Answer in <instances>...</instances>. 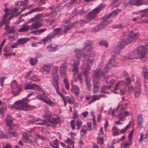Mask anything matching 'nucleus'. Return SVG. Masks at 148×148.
Instances as JSON below:
<instances>
[{
  "label": "nucleus",
  "mask_w": 148,
  "mask_h": 148,
  "mask_svg": "<svg viewBox=\"0 0 148 148\" xmlns=\"http://www.w3.org/2000/svg\"><path fill=\"white\" fill-rule=\"evenodd\" d=\"M125 35H127V36L122 38L119 45L116 47L111 52V55L112 56L116 57L125 45L130 43L132 40L137 39L138 37V33H133V31L125 32Z\"/></svg>",
  "instance_id": "nucleus-1"
},
{
  "label": "nucleus",
  "mask_w": 148,
  "mask_h": 148,
  "mask_svg": "<svg viewBox=\"0 0 148 148\" xmlns=\"http://www.w3.org/2000/svg\"><path fill=\"white\" fill-rule=\"evenodd\" d=\"M143 50H142L141 47L139 49H136L133 52L130 53L127 57L125 56V58L128 59H140L143 61H144L147 59L145 55V50L147 49V47L144 46H142Z\"/></svg>",
  "instance_id": "nucleus-2"
},
{
  "label": "nucleus",
  "mask_w": 148,
  "mask_h": 148,
  "mask_svg": "<svg viewBox=\"0 0 148 148\" xmlns=\"http://www.w3.org/2000/svg\"><path fill=\"white\" fill-rule=\"evenodd\" d=\"M118 63V61L115 59H110L108 63L106 65L103 69H99L97 70H93L92 72V75L96 77L100 76H103L108 72V71L111 65L115 66Z\"/></svg>",
  "instance_id": "nucleus-3"
},
{
  "label": "nucleus",
  "mask_w": 148,
  "mask_h": 148,
  "mask_svg": "<svg viewBox=\"0 0 148 148\" xmlns=\"http://www.w3.org/2000/svg\"><path fill=\"white\" fill-rule=\"evenodd\" d=\"M125 80V82L124 81H119L116 84L114 88V90H116L118 89H120L121 95H124L126 92L127 88L126 86H128L131 83V79L129 77L126 78Z\"/></svg>",
  "instance_id": "nucleus-4"
},
{
  "label": "nucleus",
  "mask_w": 148,
  "mask_h": 148,
  "mask_svg": "<svg viewBox=\"0 0 148 148\" xmlns=\"http://www.w3.org/2000/svg\"><path fill=\"white\" fill-rule=\"evenodd\" d=\"M28 101V99H23L22 101H18L15 102L13 108L23 110H29L32 107L27 103Z\"/></svg>",
  "instance_id": "nucleus-5"
},
{
  "label": "nucleus",
  "mask_w": 148,
  "mask_h": 148,
  "mask_svg": "<svg viewBox=\"0 0 148 148\" xmlns=\"http://www.w3.org/2000/svg\"><path fill=\"white\" fill-rule=\"evenodd\" d=\"M84 58H87V62L86 66L87 68L85 69L84 72V75L85 76V79H88V72L90 69L91 67L92 66L93 63L94 61V58L93 55L92 53H89L88 54H84Z\"/></svg>",
  "instance_id": "nucleus-6"
},
{
  "label": "nucleus",
  "mask_w": 148,
  "mask_h": 148,
  "mask_svg": "<svg viewBox=\"0 0 148 148\" xmlns=\"http://www.w3.org/2000/svg\"><path fill=\"white\" fill-rule=\"evenodd\" d=\"M74 51L76 52L75 54L76 59L73 62V68L71 69L73 73V76L74 77H75V74L78 73L79 69L78 66L79 65L80 62L79 59L80 58V56L82 55L80 50L79 49H78L77 51L75 50Z\"/></svg>",
  "instance_id": "nucleus-7"
},
{
  "label": "nucleus",
  "mask_w": 148,
  "mask_h": 148,
  "mask_svg": "<svg viewBox=\"0 0 148 148\" xmlns=\"http://www.w3.org/2000/svg\"><path fill=\"white\" fill-rule=\"evenodd\" d=\"M40 121V122L36 123L37 124L43 125L45 124L52 127H55L59 122V120L54 118L50 119L48 121L45 120H42L39 118V121Z\"/></svg>",
  "instance_id": "nucleus-8"
},
{
  "label": "nucleus",
  "mask_w": 148,
  "mask_h": 148,
  "mask_svg": "<svg viewBox=\"0 0 148 148\" xmlns=\"http://www.w3.org/2000/svg\"><path fill=\"white\" fill-rule=\"evenodd\" d=\"M40 20V18L38 15H36L32 18L31 21L33 22L30 26L31 29H36L40 27L42 25Z\"/></svg>",
  "instance_id": "nucleus-9"
},
{
  "label": "nucleus",
  "mask_w": 148,
  "mask_h": 148,
  "mask_svg": "<svg viewBox=\"0 0 148 148\" xmlns=\"http://www.w3.org/2000/svg\"><path fill=\"white\" fill-rule=\"evenodd\" d=\"M106 17L105 16H103L102 18V22L95 27L94 30L95 32H97L103 29L111 22L110 21H108V19L106 18Z\"/></svg>",
  "instance_id": "nucleus-10"
},
{
  "label": "nucleus",
  "mask_w": 148,
  "mask_h": 148,
  "mask_svg": "<svg viewBox=\"0 0 148 148\" xmlns=\"http://www.w3.org/2000/svg\"><path fill=\"white\" fill-rule=\"evenodd\" d=\"M36 97L40 100H43V102H45L51 106H53L55 105L54 102L51 101L49 98L45 95L44 92H43L42 94H38Z\"/></svg>",
  "instance_id": "nucleus-11"
},
{
  "label": "nucleus",
  "mask_w": 148,
  "mask_h": 148,
  "mask_svg": "<svg viewBox=\"0 0 148 148\" xmlns=\"http://www.w3.org/2000/svg\"><path fill=\"white\" fill-rule=\"evenodd\" d=\"M125 109V108H121V110L119 114L117 115V116H120V117L119 118V121H115L116 124L119 125L121 124L122 123L120 122V121H123L125 119L124 117L129 115L128 112L126 111Z\"/></svg>",
  "instance_id": "nucleus-12"
},
{
  "label": "nucleus",
  "mask_w": 148,
  "mask_h": 148,
  "mask_svg": "<svg viewBox=\"0 0 148 148\" xmlns=\"http://www.w3.org/2000/svg\"><path fill=\"white\" fill-rule=\"evenodd\" d=\"M102 8V7H98L88 13L87 16L88 18L90 19L94 18Z\"/></svg>",
  "instance_id": "nucleus-13"
},
{
  "label": "nucleus",
  "mask_w": 148,
  "mask_h": 148,
  "mask_svg": "<svg viewBox=\"0 0 148 148\" xmlns=\"http://www.w3.org/2000/svg\"><path fill=\"white\" fill-rule=\"evenodd\" d=\"M8 9H6L5 10V14L3 16L2 21L5 23V24H7L9 23V20H10L12 18L14 17V16L13 15H11L10 16L9 18H8V17L10 14V12L9 11L7 12Z\"/></svg>",
  "instance_id": "nucleus-14"
},
{
  "label": "nucleus",
  "mask_w": 148,
  "mask_h": 148,
  "mask_svg": "<svg viewBox=\"0 0 148 148\" xmlns=\"http://www.w3.org/2000/svg\"><path fill=\"white\" fill-rule=\"evenodd\" d=\"M93 77H95L97 78V79H94L93 80V93H97L98 92L99 90V85H100V82L99 81V77H101V76H100L98 77H96L94 76Z\"/></svg>",
  "instance_id": "nucleus-15"
},
{
  "label": "nucleus",
  "mask_w": 148,
  "mask_h": 148,
  "mask_svg": "<svg viewBox=\"0 0 148 148\" xmlns=\"http://www.w3.org/2000/svg\"><path fill=\"white\" fill-rule=\"evenodd\" d=\"M14 119L12 118L9 114H8L5 119L6 122V125L9 127V130L12 129V126L13 124V121Z\"/></svg>",
  "instance_id": "nucleus-16"
},
{
  "label": "nucleus",
  "mask_w": 148,
  "mask_h": 148,
  "mask_svg": "<svg viewBox=\"0 0 148 148\" xmlns=\"http://www.w3.org/2000/svg\"><path fill=\"white\" fill-rule=\"evenodd\" d=\"M67 64L65 62L61 64L60 69V75L63 76L66 74V70L67 69Z\"/></svg>",
  "instance_id": "nucleus-17"
},
{
  "label": "nucleus",
  "mask_w": 148,
  "mask_h": 148,
  "mask_svg": "<svg viewBox=\"0 0 148 148\" xmlns=\"http://www.w3.org/2000/svg\"><path fill=\"white\" fill-rule=\"evenodd\" d=\"M93 42L92 41L89 40H86L84 43L85 47L83 48L84 51H88L92 47Z\"/></svg>",
  "instance_id": "nucleus-18"
},
{
  "label": "nucleus",
  "mask_w": 148,
  "mask_h": 148,
  "mask_svg": "<svg viewBox=\"0 0 148 148\" xmlns=\"http://www.w3.org/2000/svg\"><path fill=\"white\" fill-rule=\"evenodd\" d=\"M25 90L30 89L34 90H40L41 89L38 85L33 84L27 85L25 87Z\"/></svg>",
  "instance_id": "nucleus-19"
},
{
  "label": "nucleus",
  "mask_w": 148,
  "mask_h": 148,
  "mask_svg": "<svg viewBox=\"0 0 148 148\" xmlns=\"http://www.w3.org/2000/svg\"><path fill=\"white\" fill-rule=\"evenodd\" d=\"M137 122L138 125V127L139 128H142L143 127L142 125L143 121V118L142 117V114H138L137 117Z\"/></svg>",
  "instance_id": "nucleus-20"
},
{
  "label": "nucleus",
  "mask_w": 148,
  "mask_h": 148,
  "mask_svg": "<svg viewBox=\"0 0 148 148\" xmlns=\"http://www.w3.org/2000/svg\"><path fill=\"white\" fill-rule=\"evenodd\" d=\"M58 46L53 44H49L47 47V50L50 52H55L57 50Z\"/></svg>",
  "instance_id": "nucleus-21"
},
{
  "label": "nucleus",
  "mask_w": 148,
  "mask_h": 148,
  "mask_svg": "<svg viewBox=\"0 0 148 148\" xmlns=\"http://www.w3.org/2000/svg\"><path fill=\"white\" fill-rule=\"evenodd\" d=\"M77 23V22H75V23L71 22L69 24L64 28L63 31L64 34H66L70 30L73 28L75 24L76 23Z\"/></svg>",
  "instance_id": "nucleus-22"
},
{
  "label": "nucleus",
  "mask_w": 148,
  "mask_h": 148,
  "mask_svg": "<svg viewBox=\"0 0 148 148\" xmlns=\"http://www.w3.org/2000/svg\"><path fill=\"white\" fill-rule=\"evenodd\" d=\"M119 12V10H114L111 12L109 14L106 15L105 16L106 17V18H108L109 19V18H113L117 15Z\"/></svg>",
  "instance_id": "nucleus-23"
},
{
  "label": "nucleus",
  "mask_w": 148,
  "mask_h": 148,
  "mask_svg": "<svg viewBox=\"0 0 148 148\" xmlns=\"http://www.w3.org/2000/svg\"><path fill=\"white\" fill-rule=\"evenodd\" d=\"M143 0H129V3L131 4L139 6L143 4Z\"/></svg>",
  "instance_id": "nucleus-24"
},
{
  "label": "nucleus",
  "mask_w": 148,
  "mask_h": 148,
  "mask_svg": "<svg viewBox=\"0 0 148 148\" xmlns=\"http://www.w3.org/2000/svg\"><path fill=\"white\" fill-rule=\"evenodd\" d=\"M141 93V88L140 85H138V86L135 87L134 96L135 97H137L139 96Z\"/></svg>",
  "instance_id": "nucleus-25"
},
{
  "label": "nucleus",
  "mask_w": 148,
  "mask_h": 148,
  "mask_svg": "<svg viewBox=\"0 0 148 148\" xmlns=\"http://www.w3.org/2000/svg\"><path fill=\"white\" fill-rule=\"evenodd\" d=\"M58 68L57 66L54 67L53 69L52 75L53 78H59L58 73Z\"/></svg>",
  "instance_id": "nucleus-26"
},
{
  "label": "nucleus",
  "mask_w": 148,
  "mask_h": 148,
  "mask_svg": "<svg viewBox=\"0 0 148 148\" xmlns=\"http://www.w3.org/2000/svg\"><path fill=\"white\" fill-rule=\"evenodd\" d=\"M59 78H53V82L52 84L55 87L56 91L59 89V86L58 85Z\"/></svg>",
  "instance_id": "nucleus-27"
},
{
  "label": "nucleus",
  "mask_w": 148,
  "mask_h": 148,
  "mask_svg": "<svg viewBox=\"0 0 148 148\" xmlns=\"http://www.w3.org/2000/svg\"><path fill=\"white\" fill-rule=\"evenodd\" d=\"M55 36L53 33H50L45 38L42 39V41L43 42H48L49 40L53 38Z\"/></svg>",
  "instance_id": "nucleus-28"
},
{
  "label": "nucleus",
  "mask_w": 148,
  "mask_h": 148,
  "mask_svg": "<svg viewBox=\"0 0 148 148\" xmlns=\"http://www.w3.org/2000/svg\"><path fill=\"white\" fill-rule=\"evenodd\" d=\"M29 29V25H27L25 24L23 25V26L19 29L18 32H23L27 31Z\"/></svg>",
  "instance_id": "nucleus-29"
},
{
  "label": "nucleus",
  "mask_w": 148,
  "mask_h": 148,
  "mask_svg": "<svg viewBox=\"0 0 148 148\" xmlns=\"http://www.w3.org/2000/svg\"><path fill=\"white\" fill-rule=\"evenodd\" d=\"M142 73L145 79H147L148 78V70L146 66L143 67Z\"/></svg>",
  "instance_id": "nucleus-30"
},
{
  "label": "nucleus",
  "mask_w": 148,
  "mask_h": 148,
  "mask_svg": "<svg viewBox=\"0 0 148 148\" xmlns=\"http://www.w3.org/2000/svg\"><path fill=\"white\" fill-rule=\"evenodd\" d=\"M50 69L51 67L50 66L45 65L43 66L42 69V72L43 73L45 72V74H46L49 72Z\"/></svg>",
  "instance_id": "nucleus-31"
},
{
  "label": "nucleus",
  "mask_w": 148,
  "mask_h": 148,
  "mask_svg": "<svg viewBox=\"0 0 148 148\" xmlns=\"http://www.w3.org/2000/svg\"><path fill=\"white\" fill-rule=\"evenodd\" d=\"M45 8L44 7H36L34 8L31 9L29 11L30 14L34 12H39L43 10Z\"/></svg>",
  "instance_id": "nucleus-32"
},
{
  "label": "nucleus",
  "mask_w": 148,
  "mask_h": 148,
  "mask_svg": "<svg viewBox=\"0 0 148 148\" xmlns=\"http://www.w3.org/2000/svg\"><path fill=\"white\" fill-rule=\"evenodd\" d=\"M47 30V29L46 28H44L41 29H38L36 30V31H34L32 32V33L35 34H36L38 35L39 34H40L42 33L45 31H46Z\"/></svg>",
  "instance_id": "nucleus-33"
},
{
  "label": "nucleus",
  "mask_w": 148,
  "mask_h": 148,
  "mask_svg": "<svg viewBox=\"0 0 148 148\" xmlns=\"http://www.w3.org/2000/svg\"><path fill=\"white\" fill-rule=\"evenodd\" d=\"M101 98L100 95H94L92 97V99L89 102L88 104H90L91 103L94 102L96 100H99Z\"/></svg>",
  "instance_id": "nucleus-34"
},
{
  "label": "nucleus",
  "mask_w": 148,
  "mask_h": 148,
  "mask_svg": "<svg viewBox=\"0 0 148 148\" xmlns=\"http://www.w3.org/2000/svg\"><path fill=\"white\" fill-rule=\"evenodd\" d=\"M62 30V28H57L54 29L53 31V34H54L55 36L58 35L60 34Z\"/></svg>",
  "instance_id": "nucleus-35"
},
{
  "label": "nucleus",
  "mask_w": 148,
  "mask_h": 148,
  "mask_svg": "<svg viewBox=\"0 0 148 148\" xmlns=\"http://www.w3.org/2000/svg\"><path fill=\"white\" fill-rule=\"evenodd\" d=\"M99 136V135L97 138V143L100 145H102L103 143L104 139L103 137V136Z\"/></svg>",
  "instance_id": "nucleus-36"
},
{
  "label": "nucleus",
  "mask_w": 148,
  "mask_h": 148,
  "mask_svg": "<svg viewBox=\"0 0 148 148\" xmlns=\"http://www.w3.org/2000/svg\"><path fill=\"white\" fill-rule=\"evenodd\" d=\"M29 38L19 39H18V42L21 44H23L25 43L26 41L29 40Z\"/></svg>",
  "instance_id": "nucleus-37"
},
{
  "label": "nucleus",
  "mask_w": 148,
  "mask_h": 148,
  "mask_svg": "<svg viewBox=\"0 0 148 148\" xmlns=\"http://www.w3.org/2000/svg\"><path fill=\"white\" fill-rule=\"evenodd\" d=\"M38 62V60L37 58H35L34 60L32 58H31L29 60V63L32 66H34Z\"/></svg>",
  "instance_id": "nucleus-38"
},
{
  "label": "nucleus",
  "mask_w": 148,
  "mask_h": 148,
  "mask_svg": "<svg viewBox=\"0 0 148 148\" xmlns=\"http://www.w3.org/2000/svg\"><path fill=\"white\" fill-rule=\"evenodd\" d=\"M5 106L4 104L2 105L1 107L0 108V115H1V117H3V115L4 112L5 110Z\"/></svg>",
  "instance_id": "nucleus-39"
},
{
  "label": "nucleus",
  "mask_w": 148,
  "mask_h": 148,
  "mask_svg": "<svg viewBox=\"0 0 148 148\" xmlns=\"http://www.w3.org/2000/svg\"><path fill=\"white\" fill-rule=\"evenodd\" d=\"M18 10V9L16 8H14L13 10L12 14L11 15H13L14 16V17L15 16H18L19 14H20L19 13L17 12Z\"/></svg>",
  "instance_id": "nucleus-40"
},
{
  "label": "nucleus",
  "mask_w": 148,
  "mask_h": 148,
  "mask_svg": "<svg viewBox=\"0 0 148 148\" xmlns=\"http://www.w3.org/2000/svg\"><path fill=\"white\" fill-rule=\"evenodd\" d=\"M125 26V25L123 24H119L117 25H114L112 26L113 28H122L124 27Z\"/></svg>",
  "instance_id": "nucleus-41"
},
{
  "label": "nucleus",
  "mask_w": 148,
  "mask_h": 148,
  "mask_svg": "<svg viewBox=\"0 0 148 148\" xmlns=\"http://www.w3.org/2000/svg\"><path fill=\"white\" fill-rule=\"evenodd\" d=\"M119 106H117L116 110L115 109H114L113 110H112L111 109V108H110L108 111V114L109 115V114H110V113L111 112V115L114 116V112H115L116 111H117V110L119 109Z\"/></svg>",
  "instance_id": "nucleus-42"
},
{
  "label": "nucleus",
  "mask_w": 148,
  "mask_h": 148,
  "mask_svg": "<svg viewBox=\"0 0 148 148\" xmlns=\"http://www.w3.org/2000/svg\"><path fill=\"white\" fill-rule=\"evenodd\" d=\"M131 145V143H130V142L129 141V140L128 141V142H126V143H121V146H123V145L124 148H129V146L130 145Z\"/></svg>",
  "instance_id": "nucleus-43"
},
{
  "label": "nucleus",
  "mask_w": 148,
  "mask_h": 148,
  "mask_svg": "<svg viewBox=\"0 0 148 148\" xmlns=\"http://www.w3.org/2000/svg\"><path fill=\"white\" fill-rule=\"evenodd\" d=\"M65 142L69 145H72V148H74L73 145L74 142L70 140L69 138H68L66 140Z\"/></svg>",
  "instance_id": "nucleus-44"
},
{
  "label": "nucleus",
  "mask_w": 148,
  "mask_h": 148,
  "mask_svg": "<svg viewBox=\"0 0 148 148\" xmlns=\"http://www.w3.org/2000/svg\"><path fill=\"white\" fill-rule=\"evenodd\" d=\"M10 136H8L6 134H4L2 132L0 131V139L3 138H10Z\"/></svg>",
  "instance_id": "nucleus-45"
},
{
  "label": "nucleus",
  "mask_w": 148,
  "mask_h": 148,
  "mask_svg": "<svg viewBox=\"0 0 148 148\" xmlns=\"http://www.w3.org/2000/svg\"><path fill=\"white\" fill-rule=\"evenodd\" d=\"M99 45L100 46L103 45L105 46L106 47H108V44L105 41L102 40L99 41Z\"/></svg>",
  "instance_id": "nucleus-46"
},
{
  "label": "nucleus",
  "mask_w": 148,
  "mask_h": 148,
  "mask_svg": "<svg viewBox=\"0 0 148 148\" xmlns=\"http://www.w3.org/2000/svg\"><path fill=\"white\" fill-rule=\"evenodd\" d=\"M10 86L12 88L15 89L17 88V83L15 80L13 81L11 83Z\"/></svg>",
  "instance_id": "nucleus-47"
},
{
  "label": "nucleus",
  "mask_w": 148,
  "mask_h": 148,
  "mask_svg": "<svg viewBox=\"0 0 148 148\" xmlns=\"http://www.w3.org/2000/svg\"><path fill=\"white\" fill-rule=\"evenodd\" d=\"M128 89L127 90V92L129 94H131L133 91L134 88L131 85L128 86Z\"/></svg>",
  "instance_id": "nucleus-48"
},
{
  "label": "nucleus",
  "mask_w": 148,
  "mask_h": 148,
  "mask_svg": "<svg viewBox=\"0 0 148 148\" xmlns=\"http://www.w3.org/2000/svg\"><path fill=\"white\" fill-rule=\"evenodd\" d=\"M31 79L34 81H39L40 79L36 75H34L31 77Z\"/></svg>",
  "instance_id": "nucleus-49"
},
{
  "label": "nucleus",
  "mask_w": 148,
  "mask_h": 148,
  "mask_svg": "<svg viewBox=\"0 0 148 148\" xmlns=\"http://www.w3.org/2000/svg\"><path fill=\"white\" fill-rule=\"evenodd\" d=\"M21 90V88H18V90L16 91H15V90H12V93L14 95L16 96L20 92Z\"/></svg>",
  "instance_id": "nucleus-50"
},
{
  "label": "nucleus",
  "mask_w": 148,
  "mask_h": 148,
  "mask_svg": "<svg viewBox=\"0 0 148 148\" xmlns=\"http://www.w3.org/2000/svg\"><path fill=\"white\" fill-rule=\"evenodd\" d=\"M85 81L86 85L87 86V89L88 90H90V87L91 86L90 81L89 80H88V79H85Z\"/></svg>",
  "instance_id": "nucleus-51"
},
{
  "label": "nucleus",
  "mask_w": 148,
  "mask_h": 148,
  "mask_svg": "<svg viewBox=\"0 0 148 148\" xmlns=\"http://www.w3.org/2000/svg\"><path fill=\"white\" fill-rule=\"evenodd\" d=\"M39 118H38L37 119H30L28 120L27 123L29 124H32L35 122H37L38 121H39Z\"/></svg>",
  "instance_id": "nucleus-52"
},
{
  "label": "nucleus",
  "mask_w": 148,
  "mask_h": 148,
  "mask_svg": "<svg viewBox=\"0 0 148 148\" xmlns=\"http://www.w3.org/2000/svg\"><path fill=\"white\" fill-rule=\"evenodd\" d=\"M82 122L81 120L78 119V120L76 122V125L77 126V128L78 129H79L80 127L82 125Z\"/></svg>",
  "instance_id": "nucleus-53"
},
{
  "label": "nucleus",
  "mask_w": 148,
  "mask_h": 148,
  "mask_svg": "<svg viewBox=\"0 0 148 148\" xmlns=\"http://www.w3.org/2000/svg\"><path fill=\"white\" fill-rule=\"evenodd\" d=\"M22 138L25 143H28L27 141L29 140V139L28 136L26 134H23Z\"/></svg>",
  "instance_id": "nucleus-54"
},
{
  "label": "nucleus",
  "mask_w": 148,
  "mask_h": 148,
  "mask_svg": "<svg viewBox=\"0 0 148 148\" xmlns=\"http://www.w3.org/2000/svg\"><path fill=\"white\" fill-rule=\"evenodd\" d=\"M8 34L10 33H14L15 32V30L13 27H11L8 30H7Z\"/></svg>",
  "instance_id": "nucleus-55"
},
{
  "label": "nucleus",
  "mask_w": 148,
  "mask_h": 148,
  "mask_svg": "<svg viewBox=\"0 0 148 148\" xmlns=\"http://www.w3.org/2000/svg\"><path fill=\"white\" fill-rule=\"evenodd\" d=\"M75 121L74 120H71V125L72 129L74 130L75 128V125H74Z\"/></svg>",
  "instance_id": "nucleus-56"
},
{
  "label": "nucleus",
  "mask_w": 148,
  "mask_h": 148,
  "mask_svg": "<svg viewBox=\"0 0 148 148\" xmlns=\"http://www.w3.org/2000/svg\"><path fill=\"white\" fill-rule=\"evenodd\" d=\"M8 134H11L13 137H16L17 136V133L16 132H10L9 131L8 132Z\"/></svg>",
  "instance_id": "nucleus-57"
},
{
  "label": "nucleus",
  "mask_w": 148,
  "mask_h": 148,
  "mask_svg": "<svg viewBox=\"0 0 148 148\" xmlns=\"http://www.w3.org/2000/svg\"><path fill=\"white\" fill-rule=\"evenodd\" d=\"M29 14H30V13L29 12H29H27L25 13L21 14V15L20 17L18 19L19 20H20L22 17H23L25 16H26L27 15H28Z\"/></svg>",
  "instance_id": "nucleus-58"
},
{
  "label": "nucleus",
  "mask_w": 148,
  "mask_h": 148,
  "mask_svg": "<svg viewBox=\"0 0 148 148\" xmlns=\"http://www.w3.org/2000/svg\"><path fill=\"white\" fill-rule=\"evenodd\" d=\"M65 100L67 101V102L70 104H71L72 103V101L69 97H66L65 98Z\"/></svg>",
  "instance_id": "nucleus-59"
},
{
  "label": "nucleus",
  "mask_w": 148,
  "mask_h": 148,
  "mask_svg": "<svg viewBox=\"0 0 148 148\" xmlns=\"http://www.w3.org/2000/svg\"><path fill=\"white\" fill-rule=\"evenodd\" d=\"M58 141V140L57 139H56L53 141V145H55V148H58V146L57 144V142Z\"/></svg>",
  "instance_id": "nucleus-60"
},
{
  "label": "nucleus",
  "mask_w": 148,
  "mask_h": 148,
  "mask_svg": "<svg viewBox=\"0 0 148 148\" xmlns=\"http://www.w3.org/2000/svg\"><path fill=\"white\" fill-rule=\"evenodd\" d=\"M4 78L3 77H1L0 78V84L2 87L3 86V83L4 82Z\"/></svg>",
  "instance_id": "nucleus-61"
},
{
  "label": "nucleus",
  "mask_w": 148,
  "mask_h": 148,
  "mask_svg": "<svg viewBox=\"0 0 148 148\" xmlns=\"http://www.w3.org/2000/svg\"><path fill=\"white\" fill-rule=\"evenodd\" d=\"M132 135V133H130L128 136V139H129V140L130 143H131Z\"/></svg>",
  "instance_id": "nucleus-62"
},
{
  "label": "nucleus",
  "mask_w": 148,
  "mask_h": 148,
  "mask_svg": "<svg viewBox=\"0 0 148 148\" xmlns=\"http://www.w3.org/2000/svg\"><path fill=\"white\" fill-rule=\"evenodd\" d=\"M27 2L28 0H25L24 2L22 1L21 2V4L23 6L26 5L28 4Z\"/></svg>",
  "instance_id": "nucleus-63"
},
{
  "label": "nucleus",
  "mask_w": 148,
  "mask_h": 148,
  "mask_svg": "<svg viewBox=\"0 0 148 148\" xmlns=\"http://www.w3.org/2000/svg\"><path fill=\"white\" fill-rule=\"evenodd\" d=\"M36 58H37V59L38 58H40L42 57V55L40 53L38 52L36 53Z\"/></svg>",
  "instance_id": "nucleus-64"
}]
</instances>
